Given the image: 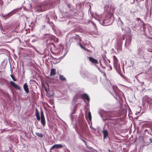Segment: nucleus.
<instances>
[{
	"mask_svg": "<svg viewBox=\"0 0 152 152\" xmlns=\"http://www.w3.org/2000/svg\"><path fill=\"white\" fill-rule=\"evenodd\" d=\"M113 58L114 66L118 72H119L120 70V64L118 63V59L115 56H113Z\"/></svg>",
	"mask_w": 152,
	"mask_h": 152,
	"instance_id": "f257e3e1",
	"label": "nucleus"
},
{
	"mask_svg": "<svg viewBox=\"0 0 152 152\" xmlns=\"http://www.w3.org/2000/svg\"><path fill=\"white\" fill-rule=\"evenodd\" d=\"M41 122L43 126H45L46 124V122L43 113L42 109L41 111Z\"/></svg>",
	"mask_w": 152,
	"mask_h": 152,
	"instance_id": "f03ea898",
	"label": "nucleus"
},
{
	"mask_svg": "<svg viewBox=\"0 0 152 152\" xmlns=\"http://www.w3.org/2000/svg\"><path fill=\"white\" fill-rule=\"evenodd\" d=\"M10 83L11 86L15 89L19 90H20V87L18 85L16 84L14 82L11 81L10 82Z\"/></svg>",
	"mask_w": 152,
	"mask_h": 152,
	"instance_id": "7ed1b4c3",
	"label": "nucleus"
},
{
	"mask_svg": "<svg viewBox=\"0 0 152 152\" xmlns=\"http://www.w3.org/2000/svg\"><path fill=\"white\" fill-rule=\"evenodd\" d=\"M13 12H14L13 11H12L11 12L9 13H8L6 15H2V16L3 18H5V19L8 18L13 14H14Z\"/></svg>",
	"mask_w": 152,
	"mask_h": 152,
	"instance_id": "20e7f679",
	"label": "nucleus"
},
{
	"mask_svg": "<svg viewBox=\"0 0 152 152\" xmlns=\"http://www.w3.org/2000/svg\"><path fill=\"white\" fill-rule=\"evenodd\" d=\"M63 147V145L61 144H55L53 146L50 148V150H52L55 148H62Z\"/></svg>",
	"mask_w": 152,
	"mask_h": 152,
	"instance_id": "39448f33",
	"label": "nucleus"
},
{
	"mask_svg": "<svg viewBox=\"0 0 152 152\" xmlns=\"http://www.w3.org/2000/svg\"><path fill=\"white\" fill-rule=\"evenodd\" d=\"M35 9L38 12L42 11V7L41 4H39L35 7Z\"/></svg>",
	"mask_w": 152,
	"mask_h": 152,
	"instance_id": "423d86ee",
	"label": "nucleus"
},
{
	"mask_svg": "<svg viewBox=\"0 0 152 152\" xmlns=\"http://www.w3.org/2000/svg\"><path fill=\"white\" fill-rule=\"evenodd\" d=\"M89 60L93 64H98L99 63L98 62V60L94 58H93L90 57L89 58Z\"/></svg>",
	"mask_w": 152,
	"mask_h": 152,
	"instance_id": "0eeeda50",
	"label": "nucleus"
},
{
	"mask_svg": "<svg viewBox=\"0 0 152 152\" xmlns=\"http://www.w3.org/2000/svg\"><path fill=\"white\" fill-rule=\"evenodd\" d=\"M23 88L26 92L28 94L29 92V89L27 83H25L23 86Z\"/></svg>",
	"mask_w": 152,
	"mask_h": 152,
	"instance_id": "6e6552de",
	"label": "nucleus"
},
{
	"mask_svg": "<svg viewBox=\"0 0 152 152\" xmlns=\"http://www.w3.org/2000/svg\"><path fill=\"white\" fill-rule=\"evenodd\" d=\"M81 98L83 99H86L88 101H89V97L86 94H83L82 95Z\"/></svg>",
	"mask_w": 152,
	"mask_h": 152,
	"instance_id": "1a4fd4ad",
	"label": "nucleus"
},
{
	"mask_svg": "<svg viewBox=\"0 0 152 152\" xmlns=\"http://www.w3.org/2000/svg\"><path fill=\"white\" fill-rule=\"evenodd\" d=\"M36 116L37 120L39 121L40 119L39 116V113L37 108H36Z\"/></svg>",
	"mask_w": 152,
	"mask_h": 152,
	"instance_id": "9d476101",
	"label": "nucleus"
},
{
	"mask_svg": "<svg viewBox=\"0 0 152 152\" xmlns=\"http://www.w3.org/2000/svg\"><path fill=\"white\" fill-rule=\"evenodd\" d=\"M56 74V69H52L50 70V76H54Z\"/></svg>",
	"mask_w": 152,
	"mask_h": 152,
	"instance_id": "9b49d317",
	"label": "nucleus"
},
{
	"mask_svg": "<svg viewBox=\"0 0 152 152\" xmlns=\"http://www.w3.org/2000/svg\"><path fill=\"white\" fill-rule=\"evenodd\" d=\"M103 138L105 139L107 137L108 135V132L107 130H104L103 131Z\"/></svg>",
	"mask_w": 152,
	"mask_h": 152,
	"instance_id": "f8f14e48",
	"label": "nucleus"
},
{
	"mask_svg": "<svg viewBox=\"0 0 152 152\" xmlns=\"http://www.w3.org/2000/svg\"><path fill=\"white\" fill-rule=\"evenodd\" d=\"M42 7V11H45L47 10L48 7V6L46 4H41Z\"/></svg>",
	"mask_w": 152,
	"mask_h": 152,
	"instance_id": "ddd939ff",
	"label": "nucleus"
},
{
	"mask_svg": "<svg viewBox=\"0 0 152 152\" xmlns=\"http://www.w3.org/2000/svg\"><path fill=\"white\" fill-rule=\"evenodd\" d=\"M59 78L62 81H65L66 80V79L65 77L62 75H60L59 76Z\"/></svg>",
	"mask_w": 152,
	"mask_h": 152,
	"instance_id": "4468645a",
	"label": "nucleus"
},
{
	"mask_svg": "<svg viewBox=\"0 0 152 152\" xmlns=\"http://www.w3.org/2000/svg\"><path fill=\"white\" fill-rule=\"evenodd\" d=\"M35 134L37 136L41 138L43 136V134L41 133L36 132L35 133Z\"/></svg>",
	"mask_w": 152,
	"mask_h": 152,
	"instance_id": "2eb2a0df",
	"label": "nucleus"
},
{
	"mask_svg": "<svg viewBox=\"0 0 152 152\" xmlns=\"http://www.w3.org/2000/svg\"><path fill=\"white\" fill-rule=\"evenodd\" d=\"M77 105H76L74 107V110L72 113V114H74L75 113V112L77 109Z\"/></svg>",
	"mask_w": 152,
	"mask_h": 152,
	"instance_id": "dca6fc26",
	"label": "nucleus"
},
{
	"mask_svg": "<svg viewBox=\"0 0 152 152\" xmlns=\"http://www.w3.org/2000/svg\"><path fill=\"white\" fill-rule=\"evenodd\" d=\"M88 118H89V120L90 121H91V120L92 118H91V112L90 111L89 112V113H88Z\"/></svg>",
	"mask_w": 152,
	"mask_h": 152,
	"instance_id": "f3484780",
	"label": "nucleus"
},
{
	"mask_svg": "<svg viewBox=\"0 0 152 152\" xmlns=\"http://www.w3.org/2000/svg\"><path fill=\"white\" fill-rule=\"evenodd\" d=\"M131 38L130 37L128 39L127 41H126V42H128V45H129L130 44L131 42Z\"/></svg>",
	"mask_w": 152,
	"mask_h": 152,
	"instance_id": "a211bd4d",
	"label": "nucleus"
},
{
	"mask_svg": "<svg viewBox=\"0 0 152 152\" xmlns=\"http://www.w3.org/2000/svg\"><path fill=\"white\" fill-rule=\"evenodd\" d=\"M10 76L14 81H16L17 80L15 78L13 75H10Z\"/></svg>",
	"mask_w": 152,
	"mask_h": 152,
	"instance_id": "6ab92c4d",
	"label": "nucleus"
},
{
	"mask_svg": "<svg viewBox=\"0 0 152 152\" xmlns=\"http://www.w3.org/2000/svg\"><path fill=\"white\" fill-rule=\"evenodd\" d=\"M148 50L150 52H152V47H151L148 48Z\"/></svg>",
	"mask_w": 152,
	"mask_h": 152,
	"instance_id": "aec40b11",
	"label": "nucleus"
},
{
	"mask_svg": "<svg viewBox=\"0 0 152 152\" xmlns=\"http://www.w3.org/2000/svg\"><path fill=\"white\" fill-rule=\"evenodd\" d=\"M102 58L104 60V61H106L105 59V58H106V56L105 55L103 56H102Z\"/></svg>",
	"mask_w": 152,
	"mask_h": 152,
	"instance_id": "412c9836",
	"label": "nucleus"
},
{
	"mask_svg": "<svg viewBox=\"0 0 152 152\" xmlns=\"http://www.w3.org/2000/svg\"><path fill=\"white\" fill-rule=\"evenodd\" d=\"M4 2L2 0H0V5H2L3 4Z\"/></svg>",
	"mask_w": 152,
	"mask_h": 152,
	"instance_id": "4be33fe9",
	"label": "nucleus"
},
{
	"mask_svg": "<svg viewBox=\"0 0 152 152\" xmlns=\"http://www.w3.org/2000/svg\"><path fill=\"white\" fill-rule=\"evenodd\" d=\"M83 142H84L86 146V147L87 148H88L89 147H88L87 146V142L86 141H83Z\"/></svg>",
	"mask_w": 152,
	"mask_h": 152,
	"instance_id": "5701e85b",
	"label": "nucleus"
},
{
	"mask_svg": "<svg viewBox=\"0 0 152 152\" xmlns=\"http://www.w3.org/2000/svg\"><path fill=\"white\" fill-rule=\"evenodd\" d=\"M83 142H84L86 146V147L87 148H88L89 147H88L87 146V142L86 141H83Z\"/></svg>",
	"mask_w": 152,
	"mask_h": 152,
	"instance_id": "b1692460",
	"label": "nucleus"
},
{
	"mask_svg": "<svg viewBox=\"0 0 152 152\" xmlns=\"http://www.w3.org/2000/svg\"><path fill=\"white\" fill-rule=\"evenodd\" d=\"M80 46L82 48H83V49H85V47H83L82 45L80 44Z\"/></svg>",
	"mask_w": 152,
	"mask_h": 152,
	"instance_id": "393cba45",
	"label": "nucleus"
},
{
	"mask_svg": "<svg viewBox=\"0 0 152 152\" xmlns=\"http://www.w3.org/2000/svg\"><path fill=\"white\" fill-rule=\"evenodd\" d=\"M100 65L101 66H102V67L103 68H104V69H105V66H103L102 65V63H101V62H100Z\"/></svg>",
	"mask_w": 152,
	"mask_h": 152,
	"instance_id": "a878e982",
	"label": "nucleus"
},
{
	"mask_svg": "<svg viewBox=\"0 0 152 152\" xmlns=\"http://www.w3.org/2000/svg\"><path fill=\"white\" fill-rule=\"evenodd\" d=\"M49 102L51 104H53V101L52 100H50L49 101Z\"/></svg>",
	"mask_w": 152,
	"mask_h": 152,
	"instance_id": "bb28decb",
	"label": "nucleus"
},
{
	"mask_svg": "<svg viewBox=\"0 0 152 152\" xmlns=\"http://www.w3.org/2000/svg\"><path fill=\"white\" fill-rule=\"evenodd\" d=\"M122 40H124L125 39V36L124 35H123L122 37Z\"/></svg>",
	"mask_w": 152,
	"mask_h": 152,
	"instance_id": "cd10ccee",
	"label": "nucleus"
},
{
	"mask_svg": "<svg viewBox=\"0 0 152 152\" xmlns=\"http://www.w3.org/2000/svg\"><path fill=\"white\" fill-rule=\"evenodd\" d=\"M137 20L138 21H141V19H140V18H137Z\"/></svg>",
	"mask_w": 152,
	"mask_h": 152,
	"instance_id": "c85d7f7f",
	"label": "nucleus"
},
{
	"mask_svg": "<svg viewBox=\"0 0 152 152\" xmlns=\"http://www.w3.org/2000/svg\"><path fill=\"white\" fill-rule=\"evenodd\" d=\"M45 90L46 92H48V90L45 87Z\"/></svg>",
	"mask_w": 152,
	"mask_h": 152,
	"instance_id": "c756f323",
	"label": "nucleus"
},
{
	"mask_svg": "<svg viewBox=\"0 0 152 152\" xmlns=\"http://www.w3.org/2000/svg\"><path fill=\"white\" fill-rule=\"evenodd\" d=\"M109 67H110V70H112V67L110 65H109Z\"/></svg>",
	"mask_w": 152,
	"mask_h": 152,
	"instance_id": "7c9ffc66",
	"label": "nucleus"
},
{
	"mask_svg": "<svg viewBox=\"0 0 152 152\" xmlns=\"http://www.w3.org/2000/svg\"><path fill=\"white\" fill-rule=\"evenodd\" d=\"M150 142H152V138H150Z\"/></svg>",
	"mask_w": 152,
	"mask_h": 152,
	"instance_id": "2f4dec72",
	"label": "nucleus"
},
{
	"mask_svg": "<svg viewBox=\"0 0 152 152\" xmlns=\"http://www.w3.org/2000/svg\"><path fill=\"white\" fill-rule=\"evenodd\" d=\"M68 7L69 8H70V5L69 4H68Z\"/></svg>",
	"mask_w": 152,
	"mask_h": 152,
	"instance_id": "473e14b6",
	"label": "nucleus"
},
{
	"mask_svg": "<svg viewBox=\"0 0 152 152\" xmlns=\"http://www.w3.org/2000/svg\"><path fill=\"white\" fill-rule=\"evenodd\" d=\"M81 140L83 142V141H84L83 139H81Z\"/></svg>",
	"mask_w": 152,
	"mask_h": 152,
	"instance_id": "72a5a7b5",
	"label": "nucleus"
},
{
	"mask_svg": "<svg viewBox=\"0 0 152 152\" xmlns=\"http://www.w3.org/2000/svg\"><path fill=\"white\" fill-rule=\"evenodd\" d=\"M46 104V105H47L48 106V104Z\"/></svg>",
	"mask_w": 152,
	"mask_h": 152,
	"instance_id": "f704fd0d",
	"label": "nucleus"
},
{
	"mask_svg": "<svg viewBox=\"0 0 152 152\" xmlns=\"http://www.w3.org/2000/svg\"><path fill=\"white\" fill-rule=\"evenodd\" d=\"M53 45H54V46H55V45H54V44H53Z\"/></svg>",
	"mask_w": 152,
	"mask_h": 152,
	"instance_id": "c9c22d12",
	"label": "nucleus"
}]
</instances>
